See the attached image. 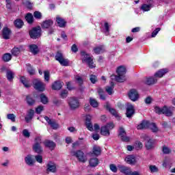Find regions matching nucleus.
Listing matches in <instances>:
<instances>
[{
	"mask_svg": "<svg viewBox=\"0 0 175 175\" xmlns=\"http://www.w3.org/2000/svg\"><path fill=\"white\" fill-rule=\"evenodd\" d=\"M116 72L118 75H111V80H115V81H118V83H124V81H126V77H125V75H126V68L125 66H119Z\"/></svg>",
	"mask_w": 175,
	"mask_h": 175,
	"instance_id": "nucleus-1",
	"label": "nucleus"
},
{
	"mask_svg": "<svg viewBox=\"0 0 175 175\" xmlns=\"http://www.w3.org/2000/svg\"><path fill=\"white\" fill-rule=\"evenodd\" d=\"M81 55L82 62H85L86 64H88L90 69H94V68H95V64H94V59H92V57H91L90 54L87 53L85 51H81Z\"/></svg>",
	"mask_w": 175,
	"mask_h": 175,
	"instance_id": "nucleus-2",
	"label": "nucleus"
},
{
	"mask_svg": "<svg viewBox=\"0 0 175 175\" xmlns=\"http://www.w3.org/2000/svg\"><path fill=\"white\" fill-rule=\"evenodd\" d=\"M154 111L157 114H165V116H167V117H172V116H173V111H172V108L166 106H164L162 108L155 107Z\"/></svg>",
	"mask_w": 175,
	"mask_h": 175,
	"instance_id": "nucleus-3",
	"label": "nucleus"
},
{
	"mask_svg": "<svg viewBox=\"0 0 175 175\" xmlns=\"http://www.w3.org/2000/svg\"><path fill=\"white\" fill-rule=\"evenodd\" d=\"M114 129V123L109 122L105 126H103L100 129V133L103 136H110V131Z\"/></svg>",
	"mask_w": 175,
	"mask_h": 175,
	"instance_id": "nucleus-4",
	"label": "nucleus"
},
{
	"mask_svg": "<svg viewBox=\"0 0 175 175\" xmlns=\"http://www.w3.org/2000/svg\"><path fill=\"white\" fill-rule=\"evenodd\" d=\"M42 138L40 137H36L35 139V143L33 145V150L37 154H42L43 152V148H42Z\"/></svg>",
	"mask_w": 175,
	"mask_h": 175,
	"instance_id": "nucleus-5",
	"label": "nucleus"
},
{
	"mask_svg": "<svg viewBox=\"0 0 175 175\" xmlns=\"http://www.w3.org/2000/svg\"><path fill=\"white\" fill-rule=\"evenodd\" d=\"M71 155L75 157L79 162H82L83 163H85L87 161V156H85L84 152L81 150L72 151L71 152Z\"/></svg>",
	"mask_w": 175,
	"mask_h": 175,
	"instance_id": "nucleus-6",
	"label": "nucleus"
},
{
	"mask_svg": "<svg viewBox=\"0 0 175 175\" xmlns=\"http://www.w3.org/2000/svg\"><path fill=\"white\" fill-rule=\"evenodd\" d=\"M68 106L70 110H76L80 107V100L76 97H70L68 99Z\"/></svg>",
	"mask_w": 175,
	"mask_h": 175,
	"instance_id": "nucleus-7",
	"label": "nucleus"
},
{
	"mask_svg": "<svg viewBox=\"0 0 175 175\" xmlns=\"http://www.w3.org/2000/svg\"><path fill=\"white\" fill-rule=\"evenodd\" d=\"M55 58L62 66H68L69 65V60L64 57V54L61 51L57 52Z\"/></svg>",
	"mask_w": 175,
	"mask_h": 175,
	"instance_id": "nucleus-8",
	"label": "nucleus"
},
{
	"mask_svg": "<svg viewBox=\"0 0 175 175\" xmlns=\"http://www.w3.org/2000/svg\"><path fill=\"white\" fill-rule=\"evenodd\" d=\"M42 34V28H40V26H38L37 27H33L30 31H29V36L31 38V39H38Z\"/></svg>",
	"mask_w": 175,
	"mask_h": 175,
	"instance_id": "nucleus-9",
	"label": "nucleus"
},
{
	"mask_svg": "<svg viewBox=\"0 0 175 175\" xmlns=\"http://www.w3.org/2000/svg\"><path fill=\"white\" fill-rule=\"evenodd\" d=\"M129 98L132 100L133 102H136V100H139V92L136 90L135 89H131L129 92Z\"/></svg>",
	"mask_w": 175,
	"mask_h": 175,
	"instance_id": "nucleus-10",
	"label": "nucleus"
},
{
	"mask_svg": "<svg viewBox=\"0 0 175 175\" xmlns=\"http://www.w3.org/2000/svg\"><path fill=\"white\" fill-rule=\"evenodd\" d=\"M33 85L35 90H37V91L43 92L44 90V83H43L39 79H34L33 81Z\"/></svg>",
	"mask_w": 175,
	"mask_h": 175,
	"instance_id": "nucleus-11",
	"label": "nucleus"
},
{
	"mask_svg": "<svg viewBox=\"0 0 175 175\" xmlns=\"http://www.w3.org/2000/svg\"><path fill=\"white\" fill-rule=\"evenodd\" d=\"M126 116L127 118H132L135 114V107L131 103L127 104Z\"/></svg>",
	"mask_w": 175,
	"mask_h": 175,
	"instance_id": "nucleus-12",
	"label": "nucleus"
},
{
	"mask_svg": "<svg viewBox=\"0 0 175 175\" xmlns=\"http://www.w3.org/2000/svg\"><path fill=\"white\" fill-rule=\"evenodd\" d=\"M144 139L146 148L147 150H151L154 147V140L150 139L148 135H145Z\"/></svg>",
	"mask_w": 175,
	"mask_h": 175,
	"instance_id": "nucleus-13",
	"label": "nucleus"
},
{
	"mask_svg": "<svg viewBox=\"0 0 175 175\" xmlns=\"http://www.w3.org/2000/svg\"><path fill=\"white\" fill-rule=\"evenodd\" d=\"M105 108L107 109V110H109V113H111L112 116H114L116 118H117L118 120H121V117L118 114V112H117L116 109L111 108L109 103H106Z\"/></svg>",
	"mask_w": 175,
	"mask_h": 175,
	"instance_id": "nucleus-14",
	"label": "nucleus"
},
{
	"mask_svg": "<svg viewBox=\"0 0 175 175\" xmlns=\"http://www.w3.org/2000/svg\"><path fill=\"white\" fill-rule=\"evenodd\" d=\"M119 137H120L122 142H129V137H126V132L122 127H120L119 129Z\"/></svg>",
	"mask_w": 175,
	"mask_h": 175,
	"instance_id": "nucleus-15",
	"label": "nucleus"
},
{
	"mask_svg": "<svg viewBox=\"0 0 175 175\" xmlns=\"http://www.w3.org/2000/svg\"><path fill=\"white\" fill-rule=\"evenodd\" d=\"M46 172L55 173V172H57V164H55L54 162L49 161L46 165Z\"/></svg>",
	"mask_w": 175,
	"mask_h": 175,
	"instance_id": "nucleus-16",
	"label": "nucleus"
},
{
	"mask_svg": "<svg viewBox=\"0 0 175 175\" xmlns=\"http://www.w3.org/2000/svg\"><path fill=\"white\" fill-rule=\"evenodd\" d=\"M169 72V69L167 68H163L159 70L155 74H154V77L161 79V77H163V76L165 75L166 73Z\"/></svg>",
	"mask_w": 175,
	"mask_h": 175,
	"instance_id": "nucleus-17",
	"label": "nucleus"
},
{
	"mask_svg": "<svg viewBox=\"0 0 175 175\" xmlns=\"http://www.w3.org/2000/svg\"><path fill=\"white\" fill-rule=\"evenodd\" d=\"M25 162L28 166H33V165H35V159L33 156L29 154L25 157Z\"/></svg>",
	"mask_w": 175,
	"mask_h": 175,
	"instance_id": "nucleus-18",
	"label": "nucleus"
},
{
	"mask_svg": "<svg viewBox=\"0 0 175 175\" xmlns=\"http://www.w3.org/2000/svg\"><path fill=\"white\" fill-rule=\"evenodd\" d=\"M119 170L121 172V173H124L126 175H131L132 174V170L131 168L125 166V165H120L118 166Z\"/></svg>",
	"mask_w": 175,
	"mask_h": 175,
	"instance_id": "nucleus-19",
	"label": "nucleus"
},
{
	"mask_svg": "<svg viewBox=\"0 0 175 175\" xmlns=\"http://www.w3.org/2000/svg\"><path fill=\"white\" fill-rule=\"evenodd\" d=\"M54 24V21L51 19L46 20L42 22L41 27L42 28H44V29H47L50 28L51 27H53V25Z\"/></svg>",
	"mask_w": 175,
	"mask_h": 175,
	"instance_id": "nucleus-20",
	"label": "nucleus"
},
{
	"mask_svg": "<svg viewBox=\"0 0 175 175\" xmlns=\"http://www.w3.org/2000/svg\"><path fill=\"white\" fill-rule=\"evenodd\" d=\"M35 114V110L31 109L27 111V115L25 118L26 122L28 124L33 118Z\"/></svg>",
	"mask_w": 175,
	"mask_h": 175,
	"instance_id": "nucleus-21",
	"label": "nucleus"
},
{
	"mask_svg": "<svg viewBox=\"0 0 175 175\" xmlns=\"http://www.w3.org/2000/svg\"><path fill=\"white\" fill-rule=\"evenodd\" d=\"M25 50V49L23 46L14 47L12 49L11 53L12 55H14V57H17V55H18V54H20L21 51H24Z\"/></svg>",
	"mask_w": 175,
	"mask_h": 175,
	"instance_id": "nucleus-22",
	"label": "nucleus"
},
{
	"mask_svg": "<svg viewBox=\"0 0 175 175\" xmlns=\"http://www.w3.org/2000/svg\"><path fill=\"white\" fill-rule=\"evenodd\" d=\"M148 2L150 3L149 5L143 4L142 5L141 10H143V12H148L152 8V3H154V1H152V0H149Z\"/></svg>",
	"mask_w": 175,
	"mask_h": 175,
	"instance_id": "nucleus-23",
	"label": "nucleus"
},
{
	"mask_svg": "<svg viewBox=\"0 0 175 175\" xmlns=\"http://www.w3.org/2000/svg\"><path fill=\"white\" fill-rule=\"evenodd\" d=\"M125 161L126 163H129V165H135V163H136V159L133 155H129L125 158Z\"/></svg>",
	"mask_w": 175,
	"mask_h": 175,
	"instance_id": "nucleus-24",
	"label": "nucleus"
},
{
	"mask_svg": "<svg viewBox=\"0 0 175 175\" xmlns=\"http://www.w3.org/2000/svg\"><path fill=\"white\" fill-rule=\"evenodd\" d=\"M12 31L8 27H4L2 31V35L3 39H9Z\"/></svg>",
	"mask_w": 175,
	"mask_h": 175,
	"instance_id": "nucleus-25",
	"label": "nucleus"
},
{
	"mask_svg": "<svg viewBox=\"0 0 175 175\" xmlns=\"http://www.w3.org/2000/svg\"><path fill=\"white\" fill-rule=\"evenodd\" d=\"M90 155L92 157H94V155H95L96 157H98V155H100V147L94 145L93 146L92 152L90 153Z\"/></svg>",
	"mask_w": 175,
	"mask_h": 175,
	"instance_id": "nucleus-26",
	"label": "nucleus"
},
{
	"mask_svg": "<svg viewBox=\"0 0 175 175\" xmlns=\"http://www.w3.org/2000/svg\"><path fill=\"white\" fill-rule=\"evenodd\" d=\"M157 81H158V79H157L155 77H150L146 78L145 83L148 85H152V84H155Z\"/></svg>",
	"mask_w": 175,
	"mask_h": 175,
	"instance_id": "nucleus-27",
	"label": "nucleus"
},
{
	"mask_svg": "<svg viewBox=\"0 0 175 175\" xmlns=\"http://www.w3.org/2000/svg\"><path fill=\"white\" fill-rule=\"evenodd\" d=\"M56 22L57 25H59L61 28H64L66 24L65 20H64V18H61V16L58 15L56 16Z\"/></svg>",
	"mask_w": 175,
	"mask_h": 175,
	"instance_id": "nucleus-28",
	"label": "nucleus"
},
{
	"mask_svg": "<svg viewBox=\"0 0 175 175\" xmlns=\"http://www.w3.org/2000/svg\"><path fill=\"white\" fill-rule=\"evenodd\" d=\"M62 85H64V83L59 81H56L52 85V90H61V88H62Z\"/></svg>",
	"mask_w": 175,
	"mask_h": 175,
	"instance_id": "nucleus-29",
	"label": "nucleus"
},
{
	"mask_svg": "<svg viewBox=\"0 0 175 175\" xmlns=\"http://www.w3.org/2000/svg\"><path fill=\"white\" fill-rule=\"evenodd\" d=\"M21 82L26 88H29V87H31V84H29V79L25 78V77H21Z\"/></svg>",
	"mask_w": 175,
	"mask_h": 175,
	"instance_id": "nucleus-30",
	"label": "nucleus"
},
{
	"mask_svg": "<svg viewBox=\"0 0 175 175\" xmlns=\"http://www.w3.org/2000/svg\"><path fill=\"white\" fill-rule=\"evenodd\" d=\"M114 89V82L111 81L110 86H107L105 90L109 95H111L113 94V90Z\"/></svg>",
	"mask_w": 175,
	"mask_h": 175,
	"instance_id": "nucleus-31",
	"label": "nucleus"
},
{
	"mask_svg": "<svg viewBox=\"0 0 175 175\" xmlns=\"http://www.w3.org/2000/svg\"><path fill=\"white\" fill-rule=\"evenodd\" d=\"M44 144L46 147H48L51 150H54V148H55V143H54V142L51 140L46 141Z\"/></svg>",
	"mask_w": 175,
	"mask_h": 175,
	"instance_id": "nucleus-32",
	"label": "nucleus"
},
{
	"mask_svg": "<svg viewBox=\"0 0 175 175\" xmlns=\"http://www.w3.org/2000/svg\"><path fill=\"white\" fill-rule=\"evenodd\" d=\"M148 128H149V129H151L152 132L154 133L158 132L159 131L158 126H157V124L155 123H150V122H148Z\"/></svg>",
	"mask_w": 175,
	"mask_h": 175,
	"instance_id": "nucleus-33",
	"label": "nucleus"
},
{
	"mask_svg": "<svg viewBox=\"0 0 175 175\" xmlns=\"http://www.w3.org/2000/svg\"><path fill=\"white\" fill-rule=\"evenodd\" d=\"M29 49L31 53H32V54H34V55L38 54L39 51V49L38 48V46L36 44L29 45Z\"/></svg>",
	"mask_w": 175,
	"mask_h": 175,
	"instance_id": "nucleus-34",
	"label": "nucleus"
},
{
	"mask_svg": "<svg viewBox=\"0 0 175 175\" xmlns=\"http://www.w3.org/2000/svg\"><path fill=\"white\" fill-rule=\"evenodd\" d=\"M98 163L99 160H98V158H92L90 160V165L92 166V167H95V166H98Z\"/></svg>",
	"mask_w": 175,
	"mask_h": 175,
	"instance_id": "nucleus-35",
	"label": "nucleus"
},
{
	"mask_svg": "<svg viewBox=\"0 0 175 175\" xmlns=\"http://www.w3.org/2000/svg\"><path fill=\"white\" fill-rule=\"evenodd\" d=\"M40 98V102H42L43 105H47L49 103V98L46 95H44V94H41Z\"/></svg>",
	"mask_w": 175,
	"mask_h": 175,
	"instance_id": "nucleus-36",
	"label": "nucleus"
},
{
	"mask_svg": "<svg viewBox=\"0 0 175 175\" xmlns=\"http://www.w3.org/2000/svg\"><path fill=\"white\" fill-rule=\"evenodd\" d=\"M146 128H148V121H143L137 126V129H145Z\"/></svg>",
	"mask_w": 175,
	"mask_h": 175,
	"instance_id": "nucleus-37",
	"label": "nucleus"
},
{
	"mask_svg": "<svg viewBox=\"0 0 175 175\" xmlns=\"http://www.w3.org/2000/svg\"><path fill=\"white\" fill-rule=\"evenodd\" d=\"M26 100H27V105H29V106H33V105H35V99L32 98V97H31V96H27L26 97Z\"/></svg>",
	"mask_w": 175,
	"mask_h": 175,
	"instance_id": "nucleus-38",
	"label": "nucleus"
},
{
	"mask_svg": "<svg viewBox=\"0 0 175 175\" xmlns=\"http://www.w3.org/2000/svg\"><path fill=\"white\" fill-rule=\"evenodd\" d=\"M25 20L29 24H32V23H33V16L32 15V14L28 13L25 16Z\"/></svg>",
	"mask_w": 175,
	"mask_h": 175,
	"instance_id": "nucleus-39",
	"label": "nucleus"
},
{
	"mask_svg": "<svg viewBox=\"0 0 175 175\" xmlns=\"http://www.w3.org/2000/svg\"><path fill=\"white\" fill-rule=\"evenodd\" d=\"M7 79L9 81H12L13 79H14V72H12V70H8L7 71Z\"/></svg>",
	"mask_w": 175,
	"mask_h": 175,
	"instance_id": "nucleus-40",
	"label": "nucleus"
},
{
	"mask_svg": "<svg viewBox=\"0 0 175 175\" xmlns=\"http://www.w3.org/2000/svg\"><path fill=\"white\" fill-rule=\"evenodd\" d=\"M94 51L95 54H100V53H103V51H105V46H97L94 49Z\"/></svg>",
	"mask_w": 175,
	"mask_h": 175,
	"instance_id": "nucleus-41",
	"label": "nucleus"
},
{
	"mask_svg": "<svg viewBox=\"0 0 175 175\" xmlns=\"http://www.w3.org/2000/svg\"><path fill=\"white\" fill-rule=\"evenodd\" d=\"M26 66L29 75L33 76V75H35V70L32 68V66L29 64H27Z\"/></svg>",
	"mask_w": 175,
	"mask_h": 175,
	"instance_id": "nucleus-42",
	"label": "nucleus"
},
{
	"mask_svg": "<svg viewBox=\"0 0 175 175\" xmlns=\"http://www.w3.org/2000/svg\"><path fill=\"white\" fill-rule=\"evenodd\" d=\"M14 24L16 28H21L23 25H24V22H23L21 19H16L14 22Z\"/></svg>",
	"mask_w": 175,
	"mask_h": 175,
	"instance_id": "nucleus-43",
	"label": "nucleus"
},
{
	"mask_svg": "<svg viewBox=\"0 0 175 175\" xmlns=\"http://www.w3.org/2000/svg\"><path fill=\"white\" fill-rule=\"evenodd\" d=\"M12 59V55L10 53H5L3 55V61L4 62H9Z\"/></svg>",
	"mask_w": 175,
	"mask_h": 175,
	"instance_id": "nucleus-44",
	"label": "nucleus"
},
{
	"mask_svg": "<svg viewBox=\"0 0 175 175\" xmlns=\"http://www.w3.org/2000/svg\"><path fill=\"white\" fill-rule=\"evenodd\" d=\"M97 92L100 96V98H101L103 100H105L106 99V96H105V94H103V90L102 88H98Z\"/></svg>",
	"mask_w": 175,
	"mask_h": 175,
	"instance_id": "nucleus-45",
	"label": "nucleus"
},
{
	"mask_svg": "<svg viewBox=\"0 0 175 175\" xmlns=\"http://www.w3.org/2000/svg\"><path fill=\"white\" fill-rule=\"evenodd\" d=\"M22 3L30 10L32 9V3L28 0H22Z\"/></svg>",
	"mask_w": 175,
	"mask_h": 175,
	"instance_id": "nucleus-46",
	"label": "nucleus"
},
{
	"mask_svg": "<svg viewBox=\"0 0 175 175\" xmlns=\"http://www.w3.org/2000/svg\"><path fill=\"white\" fill-rule=\"evenodd\" d=\"M104 27L105 28V31H104L105 35L108 36L109 32H110V25H109V23L107 22L105 23Z\"/></svg>",
	"mask_w": 175,
	"mask_h": 175,
	"instance_id": "nucleus-47",
	"label": "nucleus"
},
{
	"mask_svg": "<svg viewBox=\"0 0 175 175\" xmlns=\"http://www.w3.org/2000/svg\"><path fill=\"white\" fill-rule=\"evenodd\" d=\"M8 120H10L12 122H16V116L13 113H8L7 115Z\"/></svg>",
	"mask_w": 175,
	"mask_h": 175,
	"instance_id": "nucleus-48",
	"label": "nucleus"
},
{
	"mask_svg": "<svg viewBox=\"0 0 175 175\" xmlns=\"http://www.w3.org/2000/svg\"><path fill=\"white\" fill-rule=\"evenodd\" d=\"M90 103L91 106H92V107H98V106L99 105V104L98 103V101H96V100H95L94 98H90Z\"/></svg>",
	"mask_w": 175,
	"mask_h": 175,
	"instance_id": "nucleus-49",
	"label": "nucleus"
},
{
	"mask_svg": "<svg viewBox=\"0 0 175 175\" xmlns=\"http://www.w3.org/2000/svg\"><path fill=\"white\" fill-rule=\"evenodd\" d=\"M149 169L152 173H158L159 170L155 165H150Z\"/></svg>",
	"mask_w": 175,
	"mask_h": 175,
	"instance_id": "nucleus-50",
	"label": "nucleus"
},
{
	"mask_svg": "<svg viewBox=\"0 0 175 175\" xmlns=\"http://www.w3.org/2000/svg\"><path fill=\"white\" fill-rule=\"evenodd\" d=\"M35 159L36 162H38V163H42L43 162V157L40 154L36 155Z\"/></svg>",
	"mask_w": 175,
	"mask_h": 175,
	"instance_id": "nucleus-51",
	"label": "nucleus"
},
{
	"mask_svg": "<svg viewBox=\"0 0 175 175\" xmlns=\"http://www.w3.org/2000/svg\"><path fill=\"white\" fill-rule=\"evenodd\" d=\"M90 80L92 84H95L96 81H98V77H96V75H91L90 77Z\"/></svg>",
	"mask_w": 175,
	"mask_h": 175,
	"instance_id": "nucleus-52",
	"label": "nucleus"
},
{
	"mask_svg": "<svg viewBox=\"0 0 175 175\" xmlns=\"http://www.w3.org/2000/svg\"><path fill=\"white\" fill-rule=\"evenodd\" d=\"M33 16L38 20H40L42 18V13L39 11H36L33 13Z\"/></svg>",
	"mask_w": 175,
	"mask_h": 175,
	"instance_id": "nucleus-53",
	"label": "nucleus"
},
{
	"mask_svg": "<svg viewBox=\"0 0 175 175\" xmlns=\"http://www.w3.org/2000/svg\"><path fill=\"white\" fill-rule=\"evenodd\" d=\"M44 110V108L42 105H39L36 109V113L37 114H40L42 111Z\"/></svg>",
	"mask_w": 175,
	"mask_h": 175,
	"instance_id": "nucleus-54",
	"label": "nucleus"
},
{
	"mask_svg": "<svg viewBox=\"0 0 175 175\" xmlns=\"http://www.w3.org/2000/svg\"><path fill=\"white\" fill-rule=\"evenodd\" d=\"M75 80L77 81V83H78V84H79V85H81L83 84V83H84L83 78H81V77H80V76H76Z\"/></svg>",
	"mask_w": 175,
	"mask_h": 175,
	"instance_id": "nucleus-55",
	"label": "nucleus"
},
{
	"mask_svg": "<svg viewBox=\"0 0 175 175\" xmlns=\"http://www.w3.org/2000/svg\"><path fill=\"white\" fill-rule=\"evenodd\" d=\"M60 96L61 98H62V99H65V98L68 96V90H62L60 93Z\"/></svg>",
	"mask_w": 175,
	"mask_h": 175,
	"instance_id": "nucleus-56",
	"label": "nucleus"
},
{
	"mask_svg": "<svg viewBox=\"0 0 175 175\" xmlns=\"http://www.w3.org/2000/svg\"><path fill=\"white\" fill-rule=\"evenodd\" d=\"M23 135L25 137L29 138V137L31 136V133H29V131H28V129H24L23 131Z\"/></svg>",
	"mask_w": 175,
	"mask_h": 175,
	"instance_id": "nucleus-57",
	"label": "nucleus"
},
{
	"mask_svg": "<svg viewBox=\"0 0 175 175\" xmlns=\"http://www.w3.org/2000/svg\"><path fill=\"white\" fill-rule=\"evenodd\" d=\"M44 80L46 81H49V80H50V72L44 71Z\"/></svg>",
	"mask_w": 175,
	"mask_h": 175,
	"instance_id": "nucleus-58",
	"label": "nucleus"
},
{
	"mask_svg": "<svg viewBox=\"0 0 175 175\" xmlns=\"http://www.w3.org/2000/svg\"><path fill=\"white\" fill-rule=\"evenodd\" d=\"M49 125H50L53 129H57L58 128V124L53 120L49 124Z\"/></svg>",
	"mask_w": 175,
	"mask_h": 175,
	"instance_id": "nucleus-59",
	"label": "nucleus"
},
{
	"mask_svg": "<svg viewBox=\"0 0 175 175\" xmlns=\"http://www.w3.org/2000/svg\"><path fill=\"white\" fill-rule=\"evenodd\" d=\"M163 154H170V152H172V150L169 148H167L166 146H163Z\"/></svg>",
	"mask_w": 175,
	"mask_h": 175,
	"instance_id": "nucleus-60",
	"label": "nucleus"
},
{
	"mask_svg": "<svg viewBox=\"0 0 175 175\" xmlns=\"http://www.w3.org/2000/svg\"><path fill=\"white\" fill-rule=\"evenodd\" d=\"M152 102V98H151V96H148L146 98L145 103L146 105H151Z\"/></svg>",
	"mask_w": 175,
	"mask_h": 175,
	"instance_id": "nucleus-61",
	"label": "nucleus"
},
{
	"mask_svg": "<svg viewBox=\"0 0 175 175\" xmlns=\"http://www.w3.org/2000/svg\"><path fill=\"white\" fill-rule=\"evenodd\" d=\"M143 148V144L140 142H137L135 143V148L136 150H140V148Z\"/></svg>",
	"mask_w": 175,
	"mask_h": 175,
	"instance_id": "nucleus-62",
	"label": "nucleus"
},
{
	"mask_svg": "<svg viewBox=\"0 0 175 175\" xmlns=\"http://www.w3.org/2000/svg\"><path fill=\"white\" fill-rule=\"evenodd\" d=\"M109 167H110L111 172H113V173H117V166H116V165L111 164Z\"/></svg>",
	"mask_w": 175,
	"mask_h": 175,
	"instance_id": "nucleus-63",
	"label": "nucleus"
},
{
	"mask_svg": "<svg viewBox=\"0 0 175 175\" xmlns=\"http://www.w3.org/2000/svg\"><path fill=\"white\" fill-rule=\"evenodd\" d=\"M86 124V128L88 129V131H90L92 132L94 131V127L92 126V124L90 123H85Z\"/></svg>",
	"mask_w": 175,
	"mask_h": 175,
	"instance_id": "nucleus-64",
	"label": "nucleus"
}]
</instances>
